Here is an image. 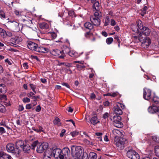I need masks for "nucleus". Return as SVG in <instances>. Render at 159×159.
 Segmentation results:
<instances>
[{
    "instance_id": "obj_54",
    "label": "nucleus",
    "mask_w": 159,
    "mask_h": 159,
    "mask_svg": "<svg viewBox=\"0 0 159 159\" xmlns=\"http://www.w3.org/2000/svg\"><path fill=\"white\" fill-rule=\"evenodd\" d=\"M37 143L38 141H35L33 143L31 144V146L32 147V148L33 149H34L36 145L37 146Z\"/></svg>"
},
{
    "instance_id": "obj_32",
    "label": "nucleus",
    "mask_w": 159,
    "mask_h": 159,
    "mask_svg": "<svg viewBox=\"0 0 159 159\" xmlns=\"http://www.w3.org/2000/svg\"><path fill=\"white\" fill-rule=\"evenodd\" d=\"M97 157L96 153L93 152H91L89 153L88 159H97Z\"/></svg>"
},
{
    "instance_id": "obj_58",
    "label": "nucleus",
    "mask_w": 159,
    "mask_h": 159,
    "mask_svg": "<svg viewBox=\"0 0 159 159\" xmlns=\"http://www.w3.org/2000/svg\"><path fill=\"white\" fill-rule=\"evenodd\" d=\"M116 24V23L115 20L113 19H111V26H114Z\"/></svg>"
},
{
    "instance_id": "obj_19",
    "label": "nucleus",
    "mask_w": 159,
    "mask_h": 159,
    "mask_svg": "<svg viewBox=\"0 0 159 159\" xmlns=\"http://www.w3.org/2000/svg\"><path fill=\"white\" fill-rule=\"evenodd\" d=\"M150 30L148 27H145L143 29V30L140 31L139 34H141V35H144L145 36H147L150 34Z\"/></svg>"
},
{
    "instance_id": "obj_14",
    "label": "nucleus",
    "mask_w": 159,
    "mask_h": 159,
    "mask_svg": "<svg viewBox=\"0 0 159 159\" xmlns=\"http://www.w3.org/2000/svg\"><path fill=\"white\" fill-rule=\"evenodd\" d=\"M27 43L28 48L32 50L35 51L37 48L38 47V45L37 44L30 41H27Z\"/></svg>"
},
{
    "instance_id": "obj_17",
    "label": "nucleus",
    "mask_w": 159,
    "mask_h": 159,
    "mask_svg": "<svg viewBox=\"0 0 159 159\" xmlns=\"http://www.w3.org/2000/svg\"><path fill=\"white\" fill-rule=\"evenodd\" d=\"M148 111L151 114L158 112H159V107H157L155 105H152L148 107Z\"/></svg>"
},
{
    "instance_id": "obj_40",
    "label": "nucleus",
    "mask_w": 159,
    "mask_h": 159,
    "mask_svg": "<svg viewBox=\"0 0 159 159\" xmlns=\"http://www.w3.org/2000/svg\"><path fill=\"white\" fill-rule=\"evenodd\" d=\"M155 153L156 155L159 157V146H156L155 147Z\"/></svg>"
},
{
    "instance_id": "obj_6",
    "label": "nucleus",
    "mask_w": 159,
    "mask_h": 159,
    "mask_svg": "<svg viewBox=\"0 0 159 159\" xmlns=\"http://www.w3.org/2000/svg\"><path fill=\"white\" fill-rule=\"evenodd\" d=\"M113 125L118 128H121L123 126V124L121 122V117L120 116H113Z\"/></svg>"
},
{
    "instance_id": "obj_61",
    "label": "nucleus",
    "mask_w": 159,
    "mask_h": 159,
    "mask_svg": "<svg viewBox=\"0 0 159 159\" xmlns=\"http://www.w3.org/2000/svg\"><path fill=\"white\" fill-rule=\"evenodd\" d=\"M41 110V107L39 105L35 109V111L37 112H39Z\"/></svg>"
},
{
    "instance_id": "obj_53",
    "label": "nucleus",
    "mask_w": 159,
    "mask_h": 159,
    "mask_svg": "<svg viewBox=\"0 0 159 159\" xmlns=\"http://www.w3.org/2000/svg\"><path fill=\"white\" fill-rule=\"evenodd\" d=\"M32 108V106L31 104H28L26 105L25 108L26 109H30Z\"/></svg>"
},
{
    "instance_id": "obj_20",
    "label": "nucleus",
    "mask_w": 159,
    "mask_h": 159,
    "mask_svg": "<svg viewBox=\"0 0 159 159\" xmlns=\"http://www.w3.org/2000/svg\"><path fill=\"white\" fill-rule=\"evenodd\" d=\"M48 51V49L46 48L42 47H39L38 46L37 48L35 51L40 53H46Z\"/></svg>"
},
{
    "instance_id": "obj_38",
    "label": "nucleus",
    "mask_w": 159,
    "mask_h": 159,
    "mask_svg": "<svg viewBox=\"0 0 159 159\" xmlns=\"http://www.w3.org/2000/svg\"><path fill=\"white\" fill-rule=\"evenodd\" d=\"M68 54L70 56L73 57L77 58L79 56L78 53L76 52H74L73 51H70L69 52Z\"/></svg>"
},
{
    "instance_id": "obj_22",
    "label": "nucleus",
    "mask_w": 159,
    "mask_h": 159,
    "mask_svg": "<svg viewBox=\"0 0 159 159\" xmlns=\"http://www.w3.org/2000/svg\"><path fill=\"white\" fill-rule=\"evenodd\" d=\"M112 133L113 134L115 138H119L122 134V133L119 130L114 129L112 131Z\"/></svg>"
},
{
    "instance_id": "obj_27",
    "label": "nucleus",
    "mask_w": 159,
    "mask_h": 159,
    "mask_svg": "<svg viewBox=\"0 0 159 159\" xmlns=\"http://www.w3.org/2000/svg\"><path fill=\"white\" fill-rule=\"evenodd\" d=\"M137 25L138 29L139 31H141L142 30H143V29L145 26H143L141 21L140 20H138L137 21Z\"/></svg>"
},
{
    "instance_id": "obj_41",
    "label": "nucleus",
    "mask_w": 159,
    "mask_h": 159,
    "mask_svg": "<svg viewBox=\"0 0 159 159\" xmlns=\"http://www.w3.org/2000/svg\"><path fill=\"white\" fill-rule=\"evenodd\" d=\"M148 9V7L146 6H145L142 10H141L140 14L142 16H143L146 13V11Z\"/></svg>"
},
{
    "instance_id": "obj_36",
    "label": "nucleus",
    "mask_w": 159,
    "mask_h": 159,
    "mask_svg": "<svg viewBox=\"0 0 159 159\" xmlns=\"http://www.w3.org/2000/svg\"><path fill=\"white\" fill-rule=\"evenodd\" d=\"M150 102L152 103L158 104L159 103V98L156 96H154L151 100Z\"/></svg>"
},
{
    "instance_id": "obj_50",
    "label": "nucleus",
    "mask_w": 159,
    "mask_h": 159,
    "mask_svg": "<svg viewBox=\"0 0 159 159\" xmlns=\"http://www.w3.org/2000/svg\"><path fill=\"white\" fill-rule=\"evenodd\" d=\"M83 141L85 143L87 144L90 145H93V143L92 142L90 141L89 140H88L86 139H84L83 140Z\"/></svg>"
},
{
    "instance_id": "obj_18",
    "label": "nucleus",
    "mask_w": 159,
    "mask_h": 159,
    "mask_svg": "<svg viewBox=\"0 0 159 159\" xmlns=\"http://www.w3.org/2000/svg\"><path fill=\"white\" fill-rule=\"evenodd\" d=\"M90 20L91 22L94 25L99 26L100 23V20L98 18L94 17L93 16H90Z\"/></svg>"
},
{
    "instance_id": "obj_48",
    "label": "nucleus",
    "mask_w": 159,
    "mask_h": 159,
    "mask_svg": "<svg viewBox=\"0 0 159 159\" xmlns=\"http://www.w3.org/2000/svg\"><path fill=\"white\" fill-rule=\"evenodd\" d=\"M78 134L79 132L76 131H74L70 133V135L73 137L77 136L78 135Z\"/></svg>"
},
{
    "instance_id": "obj_64",
    "label": "nucleus",
    "mask_w": 159,
    "mask_h": 159,
    "mask_svg": "<svg viewBox=\"0 0 159 159\" xmlns=\"http://www.w3.org/2000/svg\"><path fill=\"white\" fill-rule=\"evenodd\" d=\"M114 39L116 40L118 43H120V42L118 36L117 35H115L114 37Z\"/></svg>"
},
{
    "instance_id": "obj_5",
    "label": "nucleus",
    "mask_w": 159,
    "mask_h": 159,
    "mask_svg": "<svg viewBox=\"0 0 159 159\" xmlns=\"http://www.w3.org/2000/svg\"><path fill=\"white\" fill-rule=\"evenodd\" d=\"M71 153L73 155H75L77 157H79L82 152L81 147L80 146L75 147V146H72L71 147Z\"/></svg>"
},
{
    "instance_id": "obj_42",
    "label": "nucleus",
    "mask_w": 159,
    "mask_h": 159,
    "mask_svg": "<svg viewBox=\"0 0 159 159\" xmlns=\"http://www.w3.org/2000/svg\"><path fill=\"white\" fill-rule=\"evenodd\" d=\"M30 87L31 89L32 90V91L35 93H36V91H35V89H36V86L35 85H34L33 84H30Z\"/></svg>"
},
{
    "instance_id": "obj_23",
    "label": "nucleus",
    "mask_w": 159,
    "mask_h": 159,
    "mask_svg": "<svg viewBox=\"0 0 159 159\" xmlns=\"http://www.w3.org/2000/svg\"><path fill=\"white\" fill-rule=\"evenodd\" d=\"M39 26L40 28L45 30H48L49 29V25L45 22H43L39 24Z\"/></svg>"
},
{
    "instance_id": "obj_43",
    "label": "nucleus",
    "mask_w": 159,
    "mask_h": 159,
    "mask_svg": "<svg viewBox=\"0 0 159 159\" xmlns=\"http://www.w3.org/2000/svg\"><path fill=\"white\" fill-rule=\"evenodd\" d=\"M0 17L2 19H4L6 18L5 13L2 10H0Z\"/></svg>"
},
{
    "instance_id": "obj_21",
    "label": "nucleus",
    "mask_w": 159,
    "mask_h": 159,
    "mask_svg": "<svg viewBox=\"0 0 159 159\" xmlns=\"http://www.w3.org/2000/svg\"><path fill=\"white\" fill-rule=\"evenodd\" d=\"M0 159H12V157L8 154L3 152H0Z\"/></svg>"
},
{
    "instance_id": "obj_47",
    "label": "nucleus",
    "mask_w": 159,
    "mask_h": 159,
    "mask_svg": "<svg viewBox=\"0 0 159 159\" xmlns=\"http://www.w3.org/2000/svg\"><path fill=\"white\" fill-rule=\"evenodd\" d=\"M152 139L153 141L155 142L159 143V138L156 136H154L152 137Z\"/></svg>"
},
{
    "instance_id": "obj_62",
    "label": "nucleus",
    "mask_w": 159,
    "mask_h": 159,
    "mask_svg": "<svg viewBox=\"0 0 159 159\" xmlns=\"http://www.w3.org/2000/svg\"><path fill=\"white\" fill-rule=\"evenodd\" d=\"M27 96L29 97H32L34 95V94L32 92H30L29 94H27Z\"/></svg>"
},
{
    "instance_id": "obj_37",
    "label": "nucleus",
    "mask_w": 159,
    "mask_h": 159,
    "mask_svg": "<svg viewBox=\"0 0 159 159\" xmlns=\"http://www.w3.org/2000/svg\"><path fill=\"white\" fill-rule=\"evenodd\" d=\"M30 146L28 144H26V143H25L22 148V149H23V151L25 152H28V151L30 150Z\"/></svg>"
},
{
    "instance_id": "obj_7",
    "label": "nucleus",
    "mask_w": 159,
    "mask_h": 159,
    "mask_svg": "<svg viewBox=\"0 0 159 159\" xmlns=\"http://www.w3.org/2000/svg\"><path fill=\"white\" fill-rule=\"evenodd\" d=\"M127 156L131 159H139L140 156L139 154L133 149H129L126 153Z\"/></svg>"
},
{
    "instance_id": "obj_1",
    "label": "nucleus",
    "mask_w": 159,
    "mask_h": 159,
    "mask_svg": "<svg viewBox=\"0 0 159 159\" xmlns=\"http://www.w3.org/2000/svg\"><path fill=\"white\" fill-rule=\"evenodd\" d=\"M128 143V140L124 138H116L114 139V143L120 150L124 149L125 146Z\"/></svg>"
},
{
    "instance_id": "obj_2",
    "label": "nucleus",
    "mask_w": 159,
    "mask_h": 159,
    "mask_svg": "<svg viewBox=\"0 0 159 159\" xmlns=\"http://www.w3.org/2000/svg\"><path fill=\"white\" fill-rule=\"evenodd\" d=\"M139 39L141 43L142 46L145 48H148L151 43V40L149 38L144 35H141V34H139Z\"/></svg>"
},
{
    "instance_id": "obj_56",
    "label": "nucleus",
    "mask_w": 159,
    "mask_h": 159,
    "mask_svg": "<svg viewBox=\"0 0 159 159\" xmlns=\"http://www.w3.org/2000/svg\"><path fill=\"white\" fill-rule=\"evenodd\" d=\"M24 109V107L22 105H19L18 106V110L19 111H21Z\"/></svg>"
},
{
    "instance_id": "obj_31",
    "label": "nucleus",
    "mask_w": 159,
    "mask_h": 159,
    "mask_svg": "<svg viewBox=\"0 0 159 159\" xmlns=\"http://www.w3.org/2000/svg\"><path fill=\"white\" fill-rule=\"evenodd\" d=\"M131 28L132 30L136 33H138L140 32L137 26L136 25L132 24L131 25Z\"/></svg>"
},
{
    "instance_id": "obj_44",
    "label": "nucleus",
    "mask_w": 159,
    "mask_h": 159,
    "mask_svg": "<svg viewBox=\"0 0 159 159\" xmlns=\"http://www.w3.org/2000/svg\"><path fill=\"white\" fill-rule=\"evenodd\" d=\"M113 39L112 38H108L106 39V42L108 44H110L113 41Z\"/></svg>"
},
{
    "instance_id": "obj_49",
    "label": "nucleus",
    "mask_w": 159,
    "mask_h": 159,
    "mask_svg": "<svg viewBox=\"0 0 159 159\" xmlns=\"http://www.w3.org/2000/svg\"><path fill=\"white\" fill-rule=\"evenodd\" d=\"M92 34H93L90 33V32H87L85 33V36L87 38L90 39V38H91V35Z\"/></svg>"
},
{
    "instance_id": "obj_26",
    "label": "nucleus",
    "mask_w": 159,
    "mask_h": 159,
    "mask_svg": "<svg viewBox=\"0 0 159 159\" xmlns=\"http://www.w3.org/2000/svg\"><path fill=\"white\" fill-rule=\"evenodd\" d=\"M7 87L5 84H0V93H5L7 91Z\"/></svg>"
},
{
    "instance_id": "obj_59",
    "label": "nucleus",
    "mask_w": 159,
    "mask_h": 159,
    "mask_svg": "<svg viewBox=\"0 0 159 159\" xmlns=\"http://www.w3.org/2000/svg\"><path fill=\"white\" fill-rule=\"evenodd\" d=\"M23 66L25 69H27L29 67L28 63L26 62L23 63Z\"/></svg>"
},
{
    "instance_id": "obj_52",
    "label": "nucleus",
    "mask_w": 159,
    "mask_h": 159,
    "mask_svg": "<svg viewBox=\"0 0 159 159\" xmlns=\"http://www.w3.org/2000/svg\"><path fill=\"white\" fill-rule=\"evenodd\" d=\"M23 102L24 103L29 102L30 101V99L27 97L23 99Z\"/></svg>"
},
{
    "instance_id": "obj_63",
    "label": "nucleus",
    "mask_w": 159,
    "mask_h": 159,
    "mask_svg": "<svg viewBox=\"0 0 159 159\" xmlns=\"http://www.w3.org/2000/svg\"><path fill=\"white\" fill-rule=\"evenodd\" d=\"M65 132H66L65 130L64 129H63L62 130L61 133H60V136L61 137H62L63 136L64 134L65 133Z\"/></svg>"
},
{
    "instance_id": "obj_46",
    "label": "nucleus",
    "mask_w": 159,
    "mask_h": 159,
    "mask_svg": "<svg viewBox=\"0 0 159 159\" xmlns=\"http://www.w3.org/2000/svg\"><path fill=\"white\" fill-rule=\"evenodd\" d=\"M50 36H51L52 38V39H55L57 36V34L54 32H51L49 34Z\"/></svg>"
},
{
    "instance_id": "obj_29",
    "label": "nucleus",
    "mask_w": 159,
    "mask_h": 159,
    "mask_svg": "<svg viewBox=\"0 0 159 159\" xmlns=\"http://www.w3.org/2000/svg\"><path fill=\"white\" fill-rule=\"evenodd\" d=\"M100 7V5L99 2L98 1L95 2L93 5V9H94L95 11H98L99 10Z\"/></svg>"
},
{
    "instance_id": "obj_39",
    "label": "nucleus",
    "mask_w": 159,
    "mask_h": 159,
    "mask_svg": "<svg viewBox=\"0 0 159 159\" xmlns=\"http://www.w3.org/2000/svg\"><path fill=\"white\" fill-rule=\"evenodd\" d=\"M101 16V12L99 11V10L97 11H95L94 13V17H97L99 18Z\"/></svg>"
},
{
    "instance_id": "obj_30",
    "label": "nucleus",
    "mask_w": 159,
    "mask_h": 159,
    "mask_svg": "<svg viewBox=\"0 0 159 159\" xmlns=\"http://www.w3.org/2000/svg\"><path fill=\"white\" fill-rule=\"evenodd\" d=\"M90 122L91 124L94 125L98 123L99 121L96 116H94L91 119Z\"/></svg>"
},
{
    "instance_id": "obj_35",
    "label": "nucleus",
    "mask_w": 159,
    "mask_h": 159,
    "mask_svg": "<svg viewBox=\"0 0 159 159\" xmlns=\"http://www.w3.org/2000/svg\"><path fill=\"white\" fill-rule=\"evenodd\" d=\"M53 122L54 124L58 126H61V123L60 122V120L57 117H55V119L53 121Z\"/></svg>"
},
{
    "instance_id": "obj_34",
    "label": "nucleus",
    "mask_w": 159,
    "mask_h": 159,
    "mask_svg": "<svg viewBox=\"0 0 159 159\" xmlns=\"http://www.w3.org/2000/svg\"><path fill=\"white\" fill-rule=\"evenodd\" d=\"M84 63V61H80V64L76 65V67L78 70H81L84 68L85 66L83 64Z\"/></svg>"
},
{
    "instance_id": "obj_10",
    "label": "nucleus",
    "mask_w": 159,
    "mask_h": 159,
    "mask_svg": "<svg viewBox=\"0 0 159 159\" xmlns=\"http://www.w3.org/2000/svg\"><path fill=\"white\" fill-rule=\"evenodd\" d=\"M61 155L60 156V159H64L67 158L69 156L70 153V150L68 148H64L61 150Z\"/></svg>"
},
{
    "instance_id": "obj_12",
    "label": "nucleus",
    "mask_w": 159,
    "mask_h": 159,
    "mask_svg": "<svg viewBox=\"0 0 159 159\" xmlns=\"http://www.w3.org/2000/svg\"><path fill=\"white\" fill-rule=\"evenodd\" d=\"M47 149L44 152L43 159H50L52 156V150L50 148Z\"/></svg>"
},
{
    "instance_id": "obj_16",
    "label": "nucleus",
    "mask_w": 159,
    "mask_h": 159,
    "mask_svg": "<svg viewBox=\"0 0 159 159\" xmlns=\"http://www.w3.org/2000/svg\"><path fill=\"white\" fill-rule=\"evenodd\" d=\"M8 22L11 23V26L13 30L15 31L18 32L20 31L19 23L18 22L14 21H9Z\"/></svg>"
},
{
    "instance_id": "obj_51",
    "label": "nucleus",
    "mask_w": 159,
    "mask_h": 159,
    "mask_svg": "<svg viewBox=\"0 0 159 159\" xmlns=\"http://www.w3.org/2000/svg\"><path fill=\"white\" fill-rule=\"evenodd\" d=\"M14 12L16 15L18 16L21 15L22 13V11L17 10H15Z\"/></svg>"
},
{
    "instance_id": "obj_60",
    "label": "nucleus",
    "mask_w": 159,
    "mask_h": 159,
    "mask_svg": "<svg viewBox=\"0 0 159 159\" xmlns=\"http://www.w3.org/2000/svg\"><path fill=\"white\" fill-rule=\"evenodd\" d=\"M118 93L117 92H115L111 93V96L112 97H115L118 95Z\"/></svg>"
},
{
    "instance_id": "obj_28",
    "label": "nucleus",
    "mask_w": 159,
    "mask_h": 159,
    "mask_svg": "<svg viewBox=\"0 0 159 159\" xmlns=\"http://www.w3.org/2000/svg\"><path fill=\"white\" fill-rule=\"evenodd\" d=\"M4 34L5 35V36L4 37H3V38H6L7 37H11L13 35V33L11 31H6L5 30L4 32Z\"/></svg>"
},
{
    "instance_id": "obj_25",
    "label": "nucleus",
    "mask_w": 159,
    "mask_h": 159,
    "mask_svg": "<svg viewBox=\"0 0 159 159\" xmlns=\"http://www.w3.org/2000/svg\"><path fill=\"white\" fill-rule=\"evenodd\" d=\"M25 143H26V142H24L22 140H19L16 142V145L17 148H22L24 146Z\"/></svg>"
},
{
    "instance_id": "obj_9",
    "label": "nucleus",
    "mask_w": 159,
    "mask_h": 159,
    "mask_svg": "<svg viewBox=\"0 0 159 159\" xmlns=\"http://www.w3.org/2000/svg\"><path fill=\"white\" fill-rule=\"evenodd\" d=\"M48 144L47 143H43L41 144H39L37 146L36 151L39 153H42L48 147Z\"/></svg>"
},
{
    "instance_id": "obj_24",
    "label": "nucleus",
    "mask_w": 159,
    "mask_h": 159,
    "mask_svg": "<svg viewBox=\"0 0 159 159\" xmlns=\"http://www.w3.org/2000/svg\"><path fill=\"white\" fill-rule=\"evenodd\" d=\"M32 130L37 133L45 132V130L43 129V128L40 126H39L38 127L35 128L33 127L32 128Z\"/></svg>"
},
{
    "instance_id": "obj_11",
    "label": "nucleus",
    "mask_w": 159,
    "mask_h": 159,
    "mask_svg": "<svg viewBox=\"0 0 159 159\" xmlns=\"http://www.w3.org/2000/svg\"><path fill=\"white\" fill-rule=\"evenodd\" d=\"M151 94L152 92L150 89L147 88L144 89L143 97L144 99L148 100L150 99Z\"/></svg>"
},
{
    "instance_id": "obj_55",
    "label": "nucleus",
    "mask_w": 159,
    "mask_h": 159,
    "mask_svg": "<svg viewBox=\"0 0 159 159\" xmlns=\"http://www.w3.org/2000/svg\"><path fill=\"white\" fill-rule=\"evenodd\" d=\"M6 132V131L4 128L0 127V133L1 134H3Z\"/></svg>"
},
{
    "instance_id": "obj_8",
    "label": "nucleus",
    "mask_w": 159,
    "mask_h": 159,
    "mask_svg": "<svg viewBox=\"0 0 159 159\" xmlns=\"http://www.w3.org/2000/svg\"><path fill=\"white\" fill-rule=\"evenodd\" d=\"M50 53L53 56H58L61 58H63L64 57V54L63 51L58 49H53L50 52Z\"/></svg>"
},
{
    "instance_id": "obj_13",
    "label": "nucleus",
    "mask_w": 159,
    "mask_h": 159,
    "mask_svg": "<svg viewBox=\"0 0 159 159\" xmlns=\"http://www.w3.org/2000/svg\"><path fill=\"white\" fill-rule=\"evenodd\" d=\"M22 40V39L21 37L18 36H16L14 37H12L10 39L11 43L15 45L18 44L20 42H21Z\"/></svg>"
},
{
    "instance_id": "obj_57",
    "label": "nucleus",
    "mask_w": 159,
    "mask_h": 159,
    "mask_svg": "<svg viewBox=\"0 0 159 159\" xmlns=\"http://www.w3.org/2000/svg\"><path fill=\"white\" fill-rule=\"evenodd\" d=\"M109 20V17H107L105 21V23L104 25L105 26H107L108 25V22Z\"/></svg>"
},
{
    "instance_id": "obj_15",
    "label": "nucleus",
    "mask_w": 159,
    "mask_h": 159,
    "mask_svg": "<svg viewBox=\"0 0 159 159\" xmlns=\"http://www.w3.org/2000/svg\"><path fill=\"white\" fill-rule=\"evenodd\" d=\"M52 151L55 159H58V158L60 159V156L61 155V150L59 148H56L52 150Z\"/></svg>"
},
{
    "instance_id": "obj_4",
    "label": "nucleus",
    "mask_w": 159,
    "mask_h": 159,
    "mask_svg": "<svg viewBox=\"0 0 159 159\" xmlns=\"http://www.w3.org/2000/svg\"><path fill=\"white\" fill-rule=\"evenodd\" d=\"M125 107V106L123 104L117 102L113 108L114 112L116 114L121 115L123 113L122 109H124Z\"/></svg>"
},
{
    "instance_id": "obj_45",
    "label": "nucleus",
    "mask_w": 159,
    "mask_h": 159,
    "mask_svg": "<svg viewBox=\"0 0 159 159\" xmlns=\"http://www.w3.org/2000/svg\"><path fill=\"white\" fill-rule=\"evenodd\" d=\"M5 30L0 27V37L3 38L4 37L5 35L4 34Z\"/></svg>"
},
{
    "instance_id": "obj_3",
    "label": "nucleus",
    "mask_w": 159,
    "mask_h": 159,
    "mask_svg": "<svg viewBox=\"0 0 159 159\" xmlns=\"http://www.w3.org/2000/svg\"><path fill=\"white\" fill-rule=\"evenodd\" d=\"M6 149L8 152L14 154L17 157H19L20 151L18 148H15L14 145L12 143H9L6 147Z\"/></svg>"
},
{
    "instance_id": "obj_33",
    "label": "nucleus",
    "mask_w": 159,
    "mask_h": 159,
    "mask_svg": "<svg viewBox=\"0 0 159 159\" xmlns=\"http://www.w3.org/2000/svg\"><path fill=\"white\" fill-rule=\"evenodd\" d=\"M84 27L86 29L91 30L93 29V26L89 22H86L84 25Z\"/></svg>"
}]
</instances>
